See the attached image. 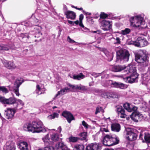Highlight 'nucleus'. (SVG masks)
<instances>
[{
	"mask_svg": "<svg viewBox=\"0 0 150 150\" xmlns=\"http://www.w3.org/2000/svg\"><path fill=\"white\" fill-rule=\"evenodd\" d=\"M24 129L33 133L44 132L46 130L42 122L40 121H34L32 123L25 124L23 127Z\"/></svg>",
	"mask_w": 150,
	"mask_h": 150,
	"instance_id": "obj_1",
	"label": "nucleus"
},
{
	"mask_svg": "<svg viewBox=\"0 0 150 150\" xmlns=\"http://www.w3.org/2000/svg\"><path fill=\"white\" fill-rule=\"evenodd\" d=\"M119 142V140L117 137L107 135L104 137L103 144L105 146H110L117 144Z\"/></svg>",
	"mask_w": 150,
	"mask_h": 150,
	"instance_id": "obj_2",
	"label": "nucleus"
},
{
	"mask_svg": "<svg viewBox=\"0 0 150 150\" xmlns=\"http://www.w3.org/2000/svg\"><path fill=\"white\" fill-rule=\"evenodd\" d=\"M135 60L137 63H145V64H146L148 62L147 55L142 52L135 53Z\"/></svg>",
	"mask_w": 150,
	"mask_h": 150,
	"instance_id": "obj_3",
	"label": "nucleus"
},
{
	"mask_svg": "<svg viewBox=\"0 0 150 150\" xmlns=\"http://www.w3.org/2000/svg\"><path fill=\"white\" fill-rule=\"evenodd\" d=\"M23 81L21 80L17 79L14 82L13 86H12L11 91L12 92L14 93L16 96H18L20 95L19 92V88ZM12 94V93H11Z\"/></svg>",
	"mask_w": 150,
	"mask_h": 150,
	"instance_id": "obj_4",
	"label": "nucleus"
},
{
	"mask_svg": "<svg viewBox=\"0 0 150 150\" xmlns=\"http://www.w3.org/2000/svg\"><path fill=\"white\" fill-rule=\"evenodd\" d=\"M129 20L131 25L134 28L139 27L142 22V19L138 16L132 17Z\"/></svg>",
	"mask_w": 150,
	"mask_h": 150,
	"instance_id": "obj_5",
	"label": "nucleus"
},
{
	"mask_svg": "<svg viewBox=\"0 0 150 150\" xmlns=\"http://www.w3.org/2000/svg\"><path fill=\"white\" fill-rule=\"evenodd\" d=\"M117 59H124L125 61H128L130 54L127 51L124 52L122 50H120L117 52Z\"/></svg>",
	"mask_w": 150,
	"mask_h": 150,
	"instance_id": "obj_6",
	"label": "nucleus"
},
{
	"mask_svg": "<svg viewBox=\"0 0 150 150\" xmlns=\"http://www.w3.org/2000/svg\"><path fill=\"white\" fill-rule=\"evenodd\" d=\"M134 111L131 115V118L132 120L136 122L141 120L143 118L142 115L139 112Z\"/></svg>",
	"mask_w": 150,
	"mask_h": 150,
	"instance_id": "obj_7",
	"label": "nucleus"
},
{
	"mask_svg": "<svg viewBox=\"0 0 150 150\" xmlns=\"http://www.w3.org/2000/svg\"><path fill=\"white\" fill-rule=\"evenodd\" d=\"M127 138L130 141H133L137 139V135L136 134L132 132L130 129H127Z\"/></svg>",
	"mask_w": 150,
	"mask_h": 150,
	"instance_id": "obj_8",
	"label": "nucleus"
},
{
	"mask_svg": "<svg viewBox=\"0 0 150 150\" xmlns=\"http://www.w3.org/2000/svg\"><path fill=\"white\" fill-rule=\"evenodd\" d=\"M62 115L66 119L69 123H70L71 121L75 120V118L73 115L69 112L64 111L62 113Z\"/></svg>",
	"mask_w": 150,
	"mask_h": 150,
	"instance_id": "obj_9",
	"label": "nucleus"
},
{
	"mask_svg": "<svg viewBox=\"0 0 150 150\" xmlns=\"http://www.w3.org/2000/svg\"><path fill=\"white\" fill-rule=\"evenodd\" d=\"M102 29L104 30H109L112 27V25L109 21L105 20H103L101 23Z\"/></svg>",
	"mask_w": 150,
	"mask_h": 150,
	"instance_id": "obj_10",
	"label": "nucleus"
},
{
	"mask_svg": "<svg viewBox=\"0 0 150 150\" xmlns=\"http://www.w3.org/2000/svg\"><path fill=\"white\" fill-rule=\"evenodd\" d=\"M64 14L66 18L68 19H70L72 20H74L76 17V13L74 11H67L64 12Z\"/></svg>",
	"mask_w": 150,
	"mask_h": 150,
	"instance_id": "obj_11",
	"label": "nucleus"
},
{
	"mask_svg": "<svg viewBox=\"0 0 150 150\" xmlns=\"http://www.w3.org/2000/svg\"><path fill=\"white\" fill-rule=\"evenodd\" d=\"M124 69L127 74H131L137 73L136 67L134 66H126L124 67Z\"/></svg>",
	"mask_w": 150,
	"mask_h": 150,
	"instance_id": "obj_12",
	"label": "nucleus"
},
{
	"mask_svg": "<svg viewBox=\"0 0 150 150\" xmlns=\"http://www.w3.org/2000/svg\"><path fill=\"white\" fill-rule=\"evenodd\" d=\"M116 111L119 116L121 118H124L126 116L125 113V111L122 106H119L117 107Z\"/></svg>",
	"mask_w": 150,
	"mask_h": 150,
	"instance_id": "obj_13",
	"label": "nucleus"
},
{
	"mask_svg": "<svg viewBox=\"0 0 150 150\" xmlns=\"http://www.w3.org/2000/svg\"><path fill=\"white\" fill-rule=\"evenodd\" d=\"M101 148L97 144H91L87 146L86 150H100Z\"/></svg>",
	"mask_w": 150,
	"mask_h": 150,
	"instance_id": "obj_14",
	"label": "nucleus"
},
{
	"mask_svg": "<svg viewBox=\"0 0 150 150\" xmlns=\"http://www.w3.org/2000/svg\"><path fill=\"white\" fill-rule=\"evenodd\" d=\"M124 107L125 109L129 112H132L133 110L136 111L137 109V108L136 107L132 106L128 103H126L124 104Z\"/></svg>",
	"mask_w": 150,
	"mask_h": 150,
	"instance_id": "obj_15",
	"label": "nucleus"
},
{
	"mask_svg": "<svg viewBox=\"0 0 150 150\" xmlns=\"http://www.w3.org/2000/svg\"><path fill=\"white\" fill-rule=\"evenodd\" d=\"M71 91V90L70 88L66 87L61 89L60 91L58 92L55 95V97H56L59 95H64L67 93Z\"/></svg>",
	"mask_w": 150,
	"mask_h": 150,
	"instance_id": "obj_16",
	"label": "nucleus"
},
{
	"mask_svg": "<svg viewBox=\"0 0 150 150\" xmlns=\"http://www.w3.org/2000/svg\"><path fill=\"white\" fill-rule=\"evenodd\" d=\"M56 150H69L63 142H60L57 144L56 146Z\"/></svg>",
	"mask_w": 150,
	"mask_h": 150,
	"instance_id": "obj_17",
	"label": "nucleus"
},
{
	"mask_svg": "<svg viewBox=\"0 0 150 150\" xmlns=\"http://www.w3.org/2000/svg\"><path fill=\"white\" fill-rule=\"evenodd\" d=\"M18 146L21 150H29L28 148V145L25 142H20L18 143Z\"/></svg>",
	"mask_w": 150,
	"mask_h": 150,
	"instance_id": "obj_18",
	"label": "nucleus"
},
{
	"mask_svg": "<svg viewBox=\"0 0 150 150\" xmlns=\"http://www.w3.org/2000/svg\"><path fill=\"white\" fill-rule=\"evenodd\" d=\"M137 40L139 42L140 47H144L148 44V42L144 37H139L137 38Z\"/></svg>",
	"mask_w": 150,
	"mask_h": 150,
	"instance_id": "obj_19",
	"label": "nucleus"
},
{
	"mask_svg": "<svg viewBox=\"0 0 150 150\" xmlns=\"http://www.w3.org/2000/svg\"><path fill=\"white\" fill-rule=\"evenodd\" d=\"M36 92L38 95H40L44 93L45 91V88L37 84L36 86Z\"/></svg>",
	"mask_w": 150,
	"mask_h": 150,
	"instance_id": "obj_20",
	"label": "nucleus"
},
{
	"mask_svg": "<svg viewBox=\"0 0 150 150\" xmlns=\"http://www.w3.org/2000/svg\"><path fill=\"white\" fill-rule=\"evenodd\" d=\"M42 35V33H40L39 31H38V33H36L35 35H31V38H32L31 40L32 42H33L34 41L35 42H39L41 40V39H35V38H39L40 36Z\"/></svg>",
	"mask_w": 150,
	"mask_h": 150,
	"instance_id": "obj_21",
	"label": "nucleus"
},
{
	"mask_svg": "<svg viewBox=\"0 0 150 150\" xmlns=\"http://www.w3.org/2000/svg\"><path fill=\"white\" fill-rule=\"evenodd\" d=\"M111 128L112 131L118 132L120 129V126L118 123H113L111 125Z\"/></svg>",
	"mask_w": 150,
	"mask_h": 150,
	"instance_id": "obj_22",
	"label": "nucleus"
},
{
	"mask_svg": "<svg viewBox=\"0 0 150 150\" xmlns=\"http://www.w3.org/2000/svg\"><path fill=\"white\" fill-rule=\"evenodd\" d=\"M120 78L123 79V80L127 82L130 83H132L134 82H136L135 80L132 79V78L130 76H129L125 77V78L122 76H119Z\"/></svg>",
	"mask_w": 150,
	"mask_h": 150,
	"instance_id": "obj_23",
	"label": "nucleus"
},
{
	"mask_svg": "<svg viewBox=\"0 0 150 150\" xmlns=\"http://www.w3.org/2000/svg\"><path fill=\"white\" fill-rule=\"evenodd\" d=\"M51 139L54 142L58 141L59 139V135L57 133H53L51 135Z\"/></svg>",
	"mask_w": 150,
	"mask_h": 150,
	"instance_id": "obj_24",
	"label": "nucleus"
},
{
	"mask_svg": "<svg viewBox=\"0 0 150 150\" xmlns=\"http://www.w3.org/2000/svg\"><path fill=\"white\" fill-rule=\"evenodd\" d=\"M0 101L4 104H9V100L8 99H6L1 96H0Z\"/></svg>",
	"mask_w": 150,
	"mask_h": 150,
	"instance_id": "obj_25",
	"label": "nucleus"
},
{
	"mask_svg": "<svg viewBox=\"0 0 150 150\" xmlns=\"http://www.w3.org/2000/svg\"><path fill=\"white\" fill-rule=\"evenodd\" d=\"M84 77L85 76L82 73H80L77 75H74L73 76V79H74L78 80H80L81 79H83Z\"/></svg>",
	"mask_w": 150,
	"mask_h": 150,
	"instance_id": "obj_26",
	"label": "nucleus"
},
{
	"mask_svg": "<svg viewBox=\"0 0 150 150\" xmlns=\"http://www.w3.org/2000/svg\"><path fill=\"white\" fill-rule=\"evenodd\" d=\"M144 138L146 142L150 143V134L148 132L144 133Z\"/></svg>",
	"mask_w": 150,
	"mask_h": 150,
	"instance_id": "obj_27",
	"label": "nucleus"
},
{
	"mask_svg": "<svg viewBox=\"0 0 150 150\" xmlns=\"http://www.w3.org/2000/svg\"><path fill=\"white\" fill-rule=\"evenodd\" d=\"M123 69H124V67L122 66H113L112 71L114 72H119Z\"/></svg>",
	"mask_w": 150,
	"mask_h": 150,
	"instance_id": "obj_28",
	"label": "nucleus"
},
{
	"mask_svg": "<svg viewBox=\"0 0 150 150\" xmlns=\"http://www.w3.org/2000/svg\"><path fill=\"white\" fill-rule=\"evenodd\" d=\"M59 114L56 112L50 115L47 117V118L49 120L54 119L55 118L58 117Z\"/></svg>",
	"mask_w": 150,
	"mask_h": 150,
	"instance_id": "obj_29",
	"label": "nucleus"
},
{
	"mask_svg": "<svg viewBox=\"0 0 150 150\" xmlns=\"http://www.w3.org/2000/svg\"><path fill=\"white\" fill-rule=\"evenodd\" d=\"M16 111V109L15 108H10V118L13 117Z\"/></svg>",
	"mask_w": 150,
	"mask_h": 150,
	"instance_id": "obj_30",
	"label": "nucleus"
},
{
	"mask_svg": "<svg viewBox=\"0 0 150 150\" xmlns=\"http://www.w3.org/2000/svg\"><path fill=\"white\" fill-rule=\"evenodd\" d=\"M76 150H84V147L82 144L76 145L74 146Z\"/></svg>",
	"mask_w": 150,
	"mask_h": 150,
	"instance_id": "obj_31",
	"label": "nucleus"
},
{
	"mask_svg": "<svg viewBox=\"0 0 150 150\" xmlns=\"http://www.w3.org/2000/svg\"><path fill=\"white\" fill-rule=\"evenodd\" d=\"M131 32L130 29L128 28H126L124 30H122L121 33L123 35H125L129 34Z\"/></svg>",
	"mask_w": 150,
	"mask_h": 150,
	"instance_id": "obj_32",
	"label": "nucleus"
},
{
	"mask_svg": "<svg viewBox=\"0 0 150 150\" xmlns=\"http://www.w3.org/2000/svg\"><path fill=\"white\" fill-rule=\"evenodd\" d=\"M79 139V138L74 137H69V141L70 142H77Z\"/></svg>",
	"mask_w": 150,
	"mask_h": 150,
	"instance_id": "obj_33",
	"label": "nucleus"
},
{
	"mask_svg": "<svg viewBox=\"0 0 150 150\" xmlns=\"http://www.w3.org/2000/svg\"><path fill=\"white\" fill-rule=\"evenodd\" d=\"M100 130L102 132H108L109 130L107 125L105 126L103 125L100 128Z\"/></svg>",
	"mask_w": 150,
	"mask_h": 150,
	"instance_id": "obj_34",
	"label": "nucleus"
},
{
	"mask_svg": "<svg viewBox=\"0 0 150 150\" xmlns=\"http://www.w3.org/2000/svg\"><path fill=\"white\" fill-rule=\"evenodd\" d=\"M108 94H110V93L109 92H104L103 93L101 94V96L102 97H103L104 98H110L112 97V96L109 95Z\"/></svg>",
	"mask_w": 150,
	"mask_h": 150,
	"instance_id": "obj_35",
	"label": "nucleus"
},
{
	"mask_svg": "<svg viewBox=\"0 0 150 150\" xmlns=\"http://www.w3.org/2000/svg\"><path fill=\"white\" fill-rule=\"evenodd\" d=\"M81 85V84L76 85H69V86L70 88L73 90H80Z\"/></svg>",
	"mask_w": 150,
	"mask_h": 150,
	"instance_id": "obj_36",
	"label": "nucleus"
},
{
	"mask_svg": "<svg viewBox=\"0 0 150 150\" xmlns=\"http://www.w3.org/2000/svg\"><path fill=\"white\" fill-rule=\"evenodd\" d=\"M130 76L132 78V79L135 80L136 82L137 81L138 74L137 73L131 74Z\"/></svg>",
	"mask_w": 150,
	"mask_h": 150,
	"instance_id": "obj_37",
	"label": "nucleus"
},
{
	"mask_svg": "<svg viewBox=\"0 0 150 150\" xmlns=\"http://www.w3.org/2000/svg\"><path fill=\"white\" fill-rule=\"evenodd\" d=\"M109 15L105 13L104 12H101L100 15L99 16L101 19H105Z\"/></svg>",
	"mask_w": 150,
	"mask_h": 150,
	"instance_id": "obj_38",
	"label": "nucleus"
},
{
	"mask_svg": "<svg viewBox=\"0 0 150 150\" xmlns=\"http://www.w3.org/2000/svg\"><path fill=\"white\" fill-rule=\"evenodd\" d=\"M9 109L8 108L6 110H5L4 113V115H5L6 118L7 119H9Z\"/></svg>",
	"mask_w": 150,
	"mask_h": 150,
	"instance_id": "obj_39",
	"label": "nucleus"
},
{
	"mask_svg": "<svg viewBox=\"0 0 150 150\" xmlns=\"http://www.w3.org/2000/svg\"><path fill=\"white\" fill-rule=\"evenodd\" d=\"M81 137H82L81 139L82 140H86L87 136V133L86 132H83L80 134Z\"/></svg>",
	"mask_w": 150,
	"mask_h": 150,
	"instance_id": "obj_40",
	"label": "nucleus"
},
{
	"mask_svg": "<svg viewBox=\"0 0 150 150\" xmlns=\"http://www.w3.org/2000/svg\"><path fill=\"white\" fill-rule=\"evenodd\" d=\"M0 91L5 93H7L8 92L7 89L4 86H0Z\"/></svg>",
	"mask_w": 150,
	"mask_h": 150,
	"instance_id": "obj_41",
	"label": "nucleus"
},
{
	"mask_svg": "<svg viewBox=\"0 0 150 150\" xmlns=\"http://www.w3.org/2000/svg\"><path fill=\"white\" fill-rule=\"evenodd\" d=\"M103 110L101 107H98L96 108V111L95 112V114L96 115L98 113L100 112H103Z\"/></svg>",
	"mask_w": 150,
	"mask_h": 150,
	"instance_id": "obj_42",
	"label": "nucleus"
},
{
	"mask_svg": "<svg viewBox=\"0 0 150 150\" xmlns=\"http://www.w3.org/2000/svg\"><path fill=\"white\" fill-rule=\"evenodd\" d=\"M10 150H16L15 143L13 142L11 143L10 144Z\"/></svg>",
	"mask_w": 150,
	"mask_h": 150,
	"instance_id": "obj_43",
	"label": "nucleus"
},
{
	"mask_svg": "<svg viewBox=\"0 0 150 150\" xmlns=\"http://www.w3.org/2000/svg\"><path fill=\"white\" fill-rule=\"evenodd\" d=\"M44 142H48L49 141V135L47 134L42 139Z\"/></svg>",
	"mask_w": 150,
	"mask_h": 150,
	"instance_id": "obj_44",
	"label": "nucleus"
},
{
	"mask_svg": "<svg viewBox=\"0 0 150 150\" xmlns=\"http://www.w3.org/2000/svg\"><path fill=\"white\" fill-rule=\"evenodd\" d=\"M9 49V48L8 47H6L5 46H2L0 45V50H8Z\"/></svg>",
	"mask_w": 150,
	"mask_h": 150,
	"instance_id": "obj_45",
	"label": "nucleus"
},
{
	"mask_svg": "<svg viewBox=\"0 0 150 150\" xmlns=\"http://www.w3.org/2000/svg\"><path fill=\"white\" fill-rule=\"evenodd\" d=\"M130 44H133L136 47H140V44H139V42H131V43H129Z\"/></svg>",
	"mask_w": 150,
	"mask_h": 150,
	"instance_id": "obj_46",
	"label": "nucleus"
},
{
	"mask_svg": "<svg viewBox=\"0 0 150 150\" xmlns=\"http://www.w3.org/2000/svg\"><path fill=\"white\" fill-rule=\"evenodd\" d=\"M4 150H9V143L8 142L6 143L4 146Z\"/></svg>",
	"mask_w": 150,
	"mask_h": 150,
	"instance_id": "obj_47",
	"label": "nucleus"
},
{
	"mask_svg": "<svg viewBox=\"0 0 150 150\" xmlns=\"http://www.w3.org/2000/svg\"><path fill=\"white\" fill-rule=\"evenodd\" d=\"M82 125L86 129L88 128L89 126L84 121H82Z\"/></svg>",
	"mask_w": 150,
	"mask_h": 150,
	"instance_id": "obj_48",
	"label": "nucleus"
},
{
	"mask_svg": "<svg viewBox=\"0 0 150 150\" xmlns=\"http://www.w3.org/2000/svg\"><path fill=\"white\" fill-rule=\"evenodd\" d=\"M16 100H15L14 98H10V104L15 103H16Z\"/></svg>",
	"mask_w": 150,
	"mask_h": 150,
	"instance_id": "obj_49",
	"label": "nucleus"
},
{
	"mask_svg": "<svg viewBox=\"0 0 150 150\" xmlns=\"http://www.w3.org/2000/svg\"><path fill=\"white\" fill-rule=\"evenodd\" d=\"M16 103H17V104H20L23 106L24 105L22 101L20 99L17 100Z\"/></svg>",
	"mask_w": 150,
	"mask_h": 150,
	"instance_id": "obj_50",
	"label": "nucleus"
},
{
	"mask_svg": "<svg viewBox=\"0 0 150 150\" xmlns=\"http://www.w3.org/2000/svg\"><path fill=\"white\" fill-rule=\"evenodd\" d=\"M67 40L70 43H72L75 42V41L71 39L69 36L67 37Z\"/></svg>",
	"mask_w": 150,
	"mask_h": 150,
	"instance_id": "obj_51",
	"label": "nucleus"
},
{
	"mask_svg": "<svg viewBox=\"0 0 150 150\" xmlns=\"http://www.w3.org/2000/svg\"><path fill=\"white\" fill-rule=\"evenodd\" d=\"M25 25L26 26L31 27L33 26L32 24L29 21L25 23Z\"/></svg>",
	"mask_w": 150,
	"mask_h": 150,
	"instance_id": "obj_52",
	"label": "nucleus"
},
{
	"mask_svg": "<svg viewBox=\"0 0 150 150\" xmlns=\"http://www.w3.org/2000/svg\"><path fill=\"white\" fill-rule=\"evenodd\" d=\"M125 87L124 84L121 83H119L118 87L122 89H123Z\"/></svg>",
	"mask_w": 150,
	"mask_h": 150,
	"instance_id": "obj_53",
	"label": "nucleus"
},
{
	"mask_svg": "<svg viewBox=\"0 0 150 150\" xmlns=\"http://www.w3.org/2000/svg\"><path fill=\"white\" fill-rule=\"evenodd\" d=\"M45 150H55V149L53 147L49 146L45 147Z\"/></svg>",
	"mask_w": 150,
	"mask_h": 150,
	"instance_id": "obj_54",
	"label": "nucleus"
},
{
	"mask_svg": "<svg viewBox=\"0 0 150 150\" xmlns=\"http://www.w3.org/2000/svg\"><path fill=\"white\" fill-rule=\"evenodd\" d=\"M119 83L114 82L112 83V84L115 87L118 88L119 86Z\"/></svg>",
	"mask_w": 150,
	"mask_h": 150,
	"instance_id": "obj_55",
	"label": "nucleus"
},
{
	"mask_svg": "<svg viewBox=\"0 0 150 150\" xmlns=\"http://www.w3.org/2000/svg\"><path fill=\"white\" fill-rule=\"evenodd\" d=\"M82 30L85 32H88L89 31V29L84 26V27H83Z\"/></svg>",
	"mask_w": 150,
	"mask_h": 150,
	"instance_id": "obj_56",
	"label": "nucleus"
},
{
	"mask_svg": "<svg viewBox=\"0 0 150 150\" xmlns=\"http://www.w3.org/2000/svg\"><path fill=\"white\" fill-rule=\"evenodd\" d=\"M87 90L86 87L84 86L81 85L80 90L84 91L86 90Z\"/></svg>",
	"mask_w": 150,
	"mask_h": 150,
	"instance_id": "obj_57",
	"label": "nucleus"
},
{
	"mask_svg": "<svg viewBox=\"0 0 150 150\" xmlns=\"http://www.w3.org/2000/svg\"><path fill=\"white\" fill-rule=\"evenodd\" d=\"M83 17H84V16H83V15L82 14H81L79 15V21H82V20L83 18Z\"/></svg>",
	"mask_w": 150,
	"mask_h": 150,
	"instance_id": "obj_58",
	"label": "nucleus"
},
{
	"mask_svg": "<svg viewBox=\"0 0 150 150\" xmlns=\"http://www.w3.org/2000/svg\"><path fill=\"white\" fill-rule=\"evenodd\" d=\"M25 38H27L28 39H29V38H30L31 39L30 40H31L32 38H31V37H30L29 35V34H28L27 33H25Z\"/></svg>",
	"mask_w": 150,
	"mask_h": 150,
	"instance_id": "obj_59",
	"label": "nucleus"
},
{
	"mask_svg": "<svg viewBox=\"0 0 150 150\" xmlns=\"http://www.w3.org/2000/svg\"><path fill=\"white\" fill-rule=\"evenodd\" d=\"M116 40L117 41L116 43L118 44H120V39L119 37H117Z\"/></svg>",
	"mask_w": 150,
	"mask_h": 150,
	"instance_id": "obj_60",
	"label": "nucleus"
},
{
	"mask_svg": "<svg viewBox=\"0 0 150 150\" xmlns=\"http://www.w3.org/2000/svg\"><path fill=\"white\" fill-rule=\"evenodd\" d=\"M36 27L35 28V29H36V30H41L42 29V27L41 26H39L37 25H36Z\"/></svg>",
	"mask_w": 150,
	"mask_h": 150,
	"instance_id": "obj_61",
	"label": "nucleus"
},
{
	"mask_svg": "<svg viewBox=\"0 0 150 150\" xmlns=\"http://www.w3.org/2000/svg\"><path fill=\"white\" fill-rule=\"evenodd\" d=\"M80 26L82 27H84V26L82 23V21H79V24Z\"/></svg>",
	"mask_w": 150,
	"mask_h": 150,
	"instance_id": "obj_62",
	"label": "nucleus"
},
{
	"mask_svg": "<svg viewBox=\"0 0 150 150\" xmlns=\"http://www.w3.org/2000/svg\"><path fill=\"white\" fill-rule=\"evenodd\" d=\"M92 32L93 33H97L99 34L101 33V31L100 30H97V31H92Z\"/></svg>",
	"mask_w": 150,
	"mask_h": 150,
	"instance_id": "obj_63",
	"label": "nucleus"
},
{
	"mask_svg": "<svg viewBox=\"0 0 150 150\" xmlns=\"http://www.w3.org/2000/svg\"><path fill=\"white\" fill-rule=\"evenodd\" d=\"M68 22L70 24L73 25H74V22L73 21L68 20Z\"/></svg>",
	"mask_w": 150,
	"mask_h": 150,
	"instance_id": "obj_64",
	"label": "nucleus"
}]
</instances>
